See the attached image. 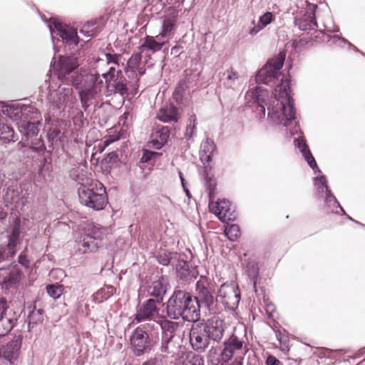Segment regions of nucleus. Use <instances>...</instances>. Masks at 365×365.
Wrapping results in <instances>:
<instances>
[{
	"mask_svg": "<svg viewBox=\"0 0 365 365\" xmlns=\"http://www.w3.org/2000/svg\"><path fill=\"white\" fill-rule=\"evenodd\" d=\"M78 66L74 56H61L57 63L54 64L58 79L63 83L57 86L52 81L48 86V101L54 108L63 110L66 107L73 106L74 97L70 84L76 86L80 83L81 75L76 70Z\"/></svg>",
	"mask_w": 365,
	"mask_h": 365,
	"instance_id": "nucleus-1",
	"label": "nucleus"
},
{
	"mask_svg": "<svg viewBox=\"0 0 365 365\" xmlns=\"http://www.w3.org/2000/svg\"><path fill=\"white\" fill-rule=\"evenodd\" d=\"M95 23L93 22H87L83 26L81 30V32L87 36H96L97 32L96 31V28L94 27Z\"/></svg>",
	"mask_w": 365,
	"mask_h": 365,
	"instance_id": "nucleus-42",
	"label": "nucleus"
},
{
	"mask_svg": "<svg viewBox=\"0 0 365 365\" xmlns=\"http://www.w3.org/2000/svg\"><path fill=\"white\" fill-rule=\"evenodd\" d=\"M120 139V135L118 134L115 135H110L108 137H106L103 141L102 150H103L106 147H108L110 143L115 142Z\"/></svg>",
	"mask_w": 365,
	"mask_h": 365,
	"instance_id": "nucleus-46",
	"label": "nucleus"
},
{
	"mask_svg": "<svg viewBox=\"0 0 365 365\" xmlns=\"http://www.w3.org/2000/svg\"><path fill=\"white\" fill-rule=\"evenodd\" d=\"M225 236L231 241H235L240 236V230L237 225L232 224L225 227Z\"/></svg>",
	"mask_w": 365,
	"mask_h": 365,
	"instance_id": "nucleus-34",
	"label": "nucleus"
},
{
	"mask_svg": "<svg viewBox=\"0 0 365 365\" xmlns=\"http://www.w3.org/2000/svg\"><path fill=\"white\" fill-rule=\"evenodd\" d=\"M20 279V273L18 272H11L8 276L7 279L5 280L6 283L9 286H12L14 284H16Z\"/></svg>",
	"mask_w": 365,
	"mask_h": 365,
	"instance_id": "nucleus-45",
	"label": "nucleus"
},
{
	"mask_svg": "<svg viewBox=\"0 0 365 365\" xmlns=\"http://www.w3.org/2000/svg\"><path fill=\"white\" fill-rule=\"evenodd\" d=\"M166 43L167 39L163 38L159 34L155 36H146L143 43L139 46V50L141 53L145 51L155 53L160 51Z\"/></svg>",
	"mask_w": 365,
	"mask_h": 365,
	"instance_id": "nucleus-19",
	"label": "nucleus"
},
{
	"mask_svg": "<svg viewBox=\"0 0 365 365\" xmlns=\"http://www.w3.org/2000/svg\"><path fill=\"white\" fill-rule=\"evenodd\" d=\"M158 324H160L162 329V339L174 340L180 327V324L176 322L168 320L165 317L161 319Z\"/></svg>",
	"mask_w": 365,
	"mask_h": 365,
	"instance_id": "nucleus-22",
	"label": "nucleus"
},
{
	"mask_svg": "<svg viewBox=\"0 0 365 365\" xmlns=\"http://www.w3.org/2000/svg\"><path fill=\"white\" fill-rule=\"evenodd\" d=\"M267 106L268 116L277 125L287 126L295 118L294 101L289 94V79L283 76Z\"/></svg>",
	"mask_w": 365,
	"mask_h": 365,
	"instance_id": "nucleus-2",
	"label": "nucleus"
},
{
	"mask_svg": "<svg viewBox=\"0 0 365 365\" xmlns=\"http://www.w3.org/2000/svg\"><path fill=\"white\" fill-rule=\"evenodd\" d=\"M142 53H143L140 51L139 53H134L129 58L128 61V66L132 71H135L138 68L142 59Z\"/></svg>",
	"mask_w": 365,
	"mask_h": 365,
	"instance_id": "nucleus-38",
	"label": "nucleus"
},
{
	"mask_svg": "<svg viewBox=\"0 0 365 365\" xmlns=\"http://www.w3.org/2000/svg\"><path fill=\"white\" fill-rule=\"evenodd\" d=\"M6 124L0 123V132L1 131V125H5Z\"/></svg>",
	"mask_w": 365,
	"mask_h": 365,
	"instance_id": "nucleus-64",
	"label": "nucleus"
},
{
	"mask_svg": "<svg viewBox=\"0 0 365 365\" xmlns=\"http://www.w3.org/2000/svg\"><path fill=\"white\" fill-rule=\"evenodd\" d=\"M196 291L197 297L194 298L197 299L198 304H204L207 307H210L214 302V296L211 292L210 284L206 277H201L196 283Z\"/></svg>",
	"mask_w": 365,
	"mask_h": 365,
	"instance_id": "nucleus-17",
	"label": "nucleus"
},
{
	"mask_svg": "<svg viewBox=\"0 0 365 365\" xmlns=\"http://www.w3.org/2000/svg\"><path fill=\"white\" fill-rule=\"evenodd\" d=\"M155 155H156V153H155V152L145 150L142 155L141 161L143 163H146V162L149 161L153 158V156H154Z\"/></svg>",
	"mask_w": 365,
	"mask_h": 365,
	"instance_id": "nucleus-52",
	"label": "nucleus"
},
{
	"mask_svg": "<svg viewBox=\"0 0 365 365\" xmlns=\"http://www.w3.org/2000/svg\"><path fill=\"white\" fill-rule=\"evenodd\" d=\"M157 118L164 123L177 122L179 118L178 109L173 104H165L160 109Z\"/></svg>",
	"mask_w": 365,
	"mask_h": 365,
	"instance_id": "nucleus-23",
	"label": "nucleus"
},
{
	"mask_svg": "<svg viewBox=\"0 0 365 365\" xmlns=\"http://www.w3.org/2000/svg\"><path fill=\"white\" fill-rule=\"evenodd\" d=\"M167 314L173 319L182 317L185 321L195 322L200 316V304L190 294L178 290L168 302Z\"/></svg>",
	"mask_w": 365,
	"mask_h": 365,
	"instance_id": "nucleus-3",
	"label": "nucleus"
},
{
	"mask_svg": "<svg viewBox=\"0 0 365 365\" xmlns=\"http://www.w3.org/2000/svg\"><path fill=\"white\" fill-rule=\"evenodd\" d=\"M40 120H37L34 122L23 120L19 125V131L27 136H34L38 133Z\"/></svg>",
	"mask_w": 365,
	"mask_h": 365,
	"instance_id": "nucleus-28",
	"label": "nucleus"
},
{
	"mask_svg": "<svg viewBox=\"0 0 365 365\" xmlns=\"http://www.w3.org/2000/svg\"><path fill=\"white\" fill-rule=\"evenodd\" d=\"M267 94V91L261 87H256L255 88L250 89L245 94V98L247 103H257L258 108H259V111L262 113L263 116L265 115V107L262 104V103L264 102V97L266 96Z\"/></svg>",
	"mask_w": 365,
	"mask_h": 365,
	"instance_id": "nucleus-20",
	"label": "nucleus"
},
{
	"mask_svg": "<svg viewBox=\"0 0 365 365\" xmlns=\"http://www.w3.org/2000/svg\"><path fill=\"white\" fill-rule=\"evenodd\" d=\"M286 57L285 51H280L278 55L270 59L256 75L258 83L269 84L274 81L282 68Z\"/></svg>",
	"mask_w": 365,
	"mask_h": 365,
	"instance_id": "nucleus-9",
	"label": "nucleus"
},
{
	"mask_svg": "<svg viewBox=\"0 0 365 365\" xmlns=\"http://www.w3.org/2000/svg\"><path fill=\"white\" fill-rule=\"evenodd\" d=\"M176 269L178 277L180 279H186L190 275V269L188 264L185 260H180L176 265Z\"/></svg>",
	"mask_w": 365,
	"mask_h": 365,
	"instance_id": "nucleus-36",
	"label": "nucleus"
},
{
	"mask_svg": "<svg viewBox=\"0 0 365 365\" xmlns=\"http://www.w3.org/2000/svg\"><path fill=\"white\" fill-rule=\"evenodd\" d=\"M317 9V5L307 2L306 14H304V21L306 22L305 25H300V28L303 30L307 29H314L317 26V21L315 12Z\"/></svg>",
	"mask_w": 365,
	"mask_h": 365,
	"instance_id": "nucleus-26",
	"label": "nucleus"
},
{
	"mask_svg": "<svg viewBox=\"0 0 365 365\" xmlns=\"http://www.w3.org/2000/svg\"><path fill=\"white\" fill-rule=\"evenodd\" d=\"M295 145L299 149L300 152L302 153L304 158L306 161L308 163L309 166L314 170L315 168L318 172L320 173V170L317 168V163L315 161L314 158L312 156L310 153L307 145L306 144L305 140L303 138H298L294 140Z\"/></svg>",
	"mask_w": 365,
	"mask_h": 365,
	"instance_id": "nucleus-25",
	"label": "nucleus"
},
{
	"mask_svg": "<svg viewBox=\"0 0 365 365\" xmlns=\"http://www.w3.org/2000/svg\"><path fill=\"white\" fill-rule=\"evenodd\" d=\"M184 189V191L185 192L186 195L187 196H190V192H189V190L187 188V187H185L183 188Z\"/></svg>",
	"mask_w": 365,
	"mask_h": 365,
	"instance_id": "nucleus-60",
	"label": "nucleus"
},
{
	"mask_svg": "<svg viewBox=\"0 0 365 365\" xmlns=\"http://www.w3.org/2000/svg\"><path fill=\"white\" fill-rule=\"evenodd\" d=\"M175 25V19L174 17L168 18L163 22L162 31L159 35L167 42L171 38Z\"/></svg>",
	"mask_w": 365,
	"mask_h": 365,
	"instance_id": "nucleus-29",
	"label": "nucleus"
},
{
	"mask_svg": "<svg viewBox=\"0 0 365 365\" xmlns=\"http://www.w3.org/2000/svg\"><path fill=\"white\" fill-rule=\"evenodd\" d=\"M326 193H327L326 202L327 204H329V203L331 204L332 203L334 205H336V207H339L342 211H344L343 209L341 207L340 205L339 204V202H337V200L335 198V197L331 192V190L329 189H328V191H326Z\"/></svg>",
	"mask_w": 365,
	"mask_h": 365,
	"instance_id": "nucleus-48",
	"label": "nucleus"
},
{
	"mask_svg": "<svg viewBox=\"0 0 365 365\" xmlns=\"http://www.w3.org/2000/svg\"><path fill=\"white\" fill-rule=\"evenodd\" d=\"M204 324H193L190 331V342L192 348L197 352H203L208 347L210 337Z\"/></svg>",
	"mask_w": 365,
	"mask_h": 365,
	"instance_id": "nucleus-10",
	"label": "nucleus"
},
{
	"mask_svg": "<svg viewBox=\"0 0 365 365\" xmlns=\"http://www.w3.org/2000/svg\"><path fill=\"white\" fill-rule=\"evenodd\" d=\"M181 183L183 188L186 187L185 181H181Z\"/></svg>",
	"mask_w": 365,
	"mask_h": 365,
	"instance_id": "nucleus-63",
	"label": "nucleus"
},
{
	"mask_svg": "<svg viewBox=\"0 0 365 365\" xmlns=\"http://www.w3.org/2000/svg\"><path fill=\"white\" fill-rule=\"evenodd\" d=\"M173 259V254L170 252H164L163 254L160 255L158 257V262L160 264L167 266L170 262L171 260Z\"/></svg>",
	"mask_w": 365,
	"mask_h": 365,
	"instance_id": "nucleus-43",
	"label": "nucleus"
},
{
	"mask_svg": "<svg viewBox=\"0 0 365 365\" xmlns=\"http://www.w3.org/2000/svg\"><path fill=\"white\" fill-rule=\"evenodd\" d=\"M196 128V118L195 116H192L190 119L189 124L187 125L185 136L187 139L192 138L195 135V130Z\"/></svg>",
	"mask_w": 365,
	"mask_h": 365,
	"instance_id": "nucleus-40",
	"label": "nucleus"
},
{
	"mask_svg": "<svg viewBox=\"0 0 365 365\" xmlns=\"http://www.w3.org/2000/svg\"><path fill=\"white\" fill-rule=\"evenodd\" d=\"M4 259V254L0 251V262Z\"/></svg>",
	"mask_w": 365,
	"mask_h": 365,
	"instance_id": "nucleus-61",
	"label": "nucleus"
},
{
	"mask_svg": "<svg viewBox=\"0 0 365 365\" xmlns=\"http://www.w3.org/2000/svg\"><path fill=\"white\" fill-rule=\"evenodd\" d=\"M48 138L53 141L62 140L63 134L57 128H51L48 133Z\"/></svg>",
	"mask_w": 365,
	"mask_h": 365,
	"instance_id": "nucleus-44",
	"label": "nucleus"
},
{
	"mask_svg": "<svg viewBox=\"0 0 365 365\" xmlns=\"http://www.w3.org/2000/svg\"><path fill=\"white\" fill-rule=\"evenodd\" d=\"M21 342L22 337L19 335L0 347V359H4L13 364L19 357Z\"/></svg>",
	"mask_w": 365,
	"mask_h": 365,
	"instance_id": "nucleus-15",
	"label": "nucleus"
},
{
	"mask_svg": "<svg viewBox=\"0 0 365 365\" xmlns=\"http://www.w3.org/2000/svg\"><path fill=\"white\" fill-rule=\"evenodd\" d=\"M6 310V304L3 300H0V319L4 317Z\"/></svg>",
	"mask_w": 365,
	"mask_h": 365,
	"instance_id": "nucleus-53",
	"label": "nucleus"
},
{
	"mask_svg": "<svg viewBox=\"0 0 365 365\" xmlns=\"http://www.w3.org/2000/svg\"><path fill=\"white\" fill-rule=\"evenodd\" d=\"M314 184L316 186L322 185V191H328L329 187L327 184V180L324 175L317 177L314 180Z\"/></svg>",
	"mask_w": 365,
	"mask_h": 365,
	"instance_id": "nucleus-49",
	"label": "nucleus"
},
{
	"mask_svg": "<svg viewBox=\"0 0 365 365\" xmlns=\"http://www.w3.org/2000/svg\"><path fill=\"white\" fill-rule=\"evenodd\" d=\"M48 27L50 30L51 35L56 31L62 39L66 41L68 43L77 45L78 36L76 29L69 27L66 24L59 22L56 18H51L48 21H46Z\"/></svg>",
	"mask_w": 365,
	"mask_h": 365,
	"instance_id": "nucleus-11",
	"label": "nucleus"
},
{
	"mask_svg": "<svg viewBox=\"0 0 365 365\" xmlns=\"http://www.w3.org/2000/svg\"><path fill=\"white\" fill-rule=\"evenodd\" d=\"M46 289L48 295L51 297L53 299H58L63 294V285L58 284H51L47 286Z\"/></svg>",
	"mask_w": 365,
	"mask_h": 365,
	"instance_id": "nucleus-37",
	"label": "nucleus"
},
{
	"mask_svg": "<svg viewBox=\"0 0 365 365\" xmlns=\"http://www.w3.org/2000/svg\"><path fill=\"white\" fill-rule=\"evenodd\" d=\"M1 131L0 132V140L4 142L15 141L14 131L7 125H1Z\"/></svg>",
	"mask_w": 365,
	"mask_h": 365,
	"instance_id": "nucleus-35",
	"label": "nucleus"
},
{
	"mask_svg": "<svg viewBox=\"0 0 365 365\" xmlns=\"http://www.w3.org/2000/svg\"><path fill=\"white\" fill-rule=\"evenodd\" d=\"M248 347L243 339H240L237 335L232 334L223 343V348L220 352V360L224 363H228L232 359H245L248 351Z\"/></svg>",
	"mask_w": 365,
	"mask_h": 365,
	"instance_id": "nucleus-8",
	"label": "nucleus"
},
{
	"mask_svg": "<svg viewBox=\"0 0 365 365\" xmlns=\"http://www.w3.org/2000/svg\"><path fill=\"white\" fill-rule=\"evenodd\" d=\"M210 339L213 341H220L224 335L226 328L225 322L217 317H215L204 324Z\"/></svg>",
	"mask_w": 365,
	"mask_h": 365,
	"instance_id": "nucleus-18",
	"label": "nucleus"
},
{
	"mask_svg": "<svg viewBox=\"0 0 365 365\" xmlns=\"http://www.w3.org/2000/svg\"><path fill=\"white\" fill-rule=\"evenodd\" d=\"M19 262L22 264L23 266H28L29 264V260L27 259L25 255H21L19 257Z\"/></svg>",
	"mask_w": 365,
	"mask_h": 365,
	"instance_id": "nucleus-55",
	"label": "nucleus"
},
{
	"mask_svg": "<svg viewBox=\"0 0 365 365\" xmlns=\"http://www.w3.org/2000/svg\"><path fill=\"white\" fill-rule=\"evenodd\" d=\"M20 235V219L16 218L14 220L12 231L10 235L9 241L8 242V247L9 248L14 247L16 244L17 241L19 240Z\"/></svg>",
	"mask_w": 365,
	"mask_h": 365,
	"instance_id": "nucleus-33",
	"label": "nucleus"
},
{
	"mask_svg": "<svg viewBox=\"0 0 365 365\" xmlns=\"http://www.w3.org/2000/svg\"><path fill=\"white\" fill-rule=\"evenodd\" d=\"M266 365H282V362L274 356L269 355L265 361Z\"/></svg>",
	"mask_w": 365,
	"mask_h": 365,
	"instance_id": "nucleus-50",
	"label": "nucleus"
},
{
	"mask_svg": "<svg viewBox=\"0 0 365 365\" xmlns=\"http://www.w3.org/2000/svg\"><path fill=\"white\" fill-rule=\"evenodd\" d=\"M6 217V213L2 211H0V219H4Z\"/></svg>",
	"mask_w": 365,
	"mask_h": 365,
	"instance_id": "nucleus-58",
	"label": "nucleus"
},
{
	"mask_svg": "<svg viewBox=\"0 0 365 365\" xmlns=\"http://www.w3.org/2000/svg\"><path fill=\"white\" fill-rule=\"evenodd\" d=\"M105 58L106 59H102L101 62L106 61L109 66L108 71L102 73V76L106 79V96L113 93H119L121 96L128 94V87L123 83L122 78L120 77L122 72L118 68L117 56L106 53Z\"/></svg>",
	"mask_w": 365,
	"mask_h": 365,
	"instance_id": "nucleus-7",
	"label": "nucleus"
},
{
	"mask_svg": "<svg viewBox=\"0 0 365 365\" xmlns=\"http://www.w3.org/2000/svg\"><path fill=\"white\" fill-rule=\"evenodd\" d=\"M215 151V145L210 139H207L201 145L200 159L203 163H210Z\"/></svg>",
	"mask_w": 365,
	"mask_h": 365,
	"instance_id": "nucleus-27",
	"label": "nucleus"
},
{
	"mask_svg": "<svg viewBox=\"0 0 365 365\" xmlns=\"http://www.w3.org/2000/svg\"><path fill=\"white\" fill-rule=\"evenodd\" d=\"M220 299L227 308L234 309L240 300L238 289L234 284H223L221 285L217 299Z\"/></svg>",
	"mask_w": 365,
	"mask_h": 365,
	"instance_id": "nucleus-12",
	"label": "nucleus"
},
{
	"mask_svg": "<svg viewBox=\"0 0 365 365\" xmlns=\"http://www.w3.org/2000/svg\"><path fill=\"white\" fill-rule=\"evenodd\" d=\"M179 48L177 47V46H174L171 49V53L173 54V53H177L178 51Z\"/></svg>",
	"mask_w": 365,
	"mask_h": 365,
	"instance_id": "nucleus-57",
	"label": "nucleus"
},
{
	"mask_svg": "<svg viewBox=\"0 0 365 365\" xmlns=\"http://www.w3.org/2000/svg\"><path fill=\"white\" fill-rule=\"evenodd\" d=\"M160 302L159 299H150L142 304L135 316L137 322H141L149 319L158 323L164 317L159 315V309L157 308L156 303Z\"/></svg>",
	"mask_w": 365,
	"mask_h": 365,
	"instance_id": "nucleus-13",
	"label": "nucleus"
},
{
	"mask_svg": "<svg viewBox=\"0 0 365 365\" xmlns=\"http://www.w3.org/2000/svg\"><path fill=\"white\" fill-rule=\"evenodd\" d=\"M274 19V14L270 11H267L259 16L257 24H256L255 20H252V24H253V27L249 29V34L252 36H255L262 29L271 24Z\"/></svg>",
	"mask_w": 365,
	"mask_h": 365,
	"instance_id": "nucleus-24",
	"label": "nucleus"
},
{
	"mask_svg": "<svg viewBox=\"0 0 365 365\" xmlns=\"http://www.w3.org/2000/svg\"><path fill=\"white\" fill-rule=\"evenodd\" d=\"M29 323H36L42 320V312L41 309L34 310L29 316Z\"/></svg>",
	"mask_w": 365,
	"mask_h": 365,
	"instance_id": "nucleus-47",
	"label": "nucleus"
},
{
	"mask_svg": "<svg viewBox=\"0 0 365 365\" xmlns=\"http://www.w3.org/2000/svg\"><path fill=\"white\" fill-rule=\"evenodd\" d=\"M78 196L81 204L95 210H103L107 197L105 187L97 180L86 179L78 188Z\"/></svg>",
	"mask_w": 365,
	"mask_h": 365,
	"instance_id": "nucleus-5",
	"label": "nucleus"
},
{
	"mask_svg": "<svg viewBox=\"0 0 365 365\" xmlns=\"http://www.w3.org/2000/svg\"><path fill=\"white\" fill-rule=\"evenodd\" d=\"M222 81L226 88L237 89L242 84L243 79L237 71L230 68L223 73Z\"/></svg>",
	"mask_w": 365,
	"mask_h": 365,
	"instance_id": "nucleus-21",
	"label": "nucleus"
},
{
	"mask_svg": "<svg viewBox=\"0 0 365 365\" xmlns=\"http://www.w3.org/2000/svg\"><path fill=\"white\" fill-rule=\"evenodd\" d=\"M144 365H163L161 360L153 359L148 361Z\"/></svg>",
	"mask_w": 365,
	"mask_h": 365,
	"instance_id": "nucleus-54",
	"label": "nucleus"
},
{
	"mask_svg": "<svg viewBox=\"0 0 365 365\" xmlns=\"http://www.w3.org/2000/svg\"><path fill=\"white\" fill-rule=\"evenodd\" d=\"M82 81L79 88V98L83 108H87L101 99L104 89V82L99 73H88Z\"/></svg>",
	"mask_w": 365,
	"mask_h": 365,
	"instance_id": "nucleus-6",
	"label": "nucleus"
},
{
	"mask_svg": "<svg viewBox=\"0 0 365 365\" xmlns=\"http://www.w3.org/2000/svg\"><path fill=\"white\" fill-rule=\"evenodd\" d=\"M13 327L12 320L3 317L0 319V335L7 334Z\"/></svg>",
	"mask_w": 365,
	"mask_h": 365,
	"instance_id": "nucleus-39",
	"label": "nucleus"
},
{
	"mask_svg": "<svg viewBox=\"0 0 365 365\" xmlns=\"http://www.w3.org/2000/svg\"><path fill=\"white\" fill-rule=\"evenodd\" d=\"M248 269V274L250 277L252 279H255L258 273L257 267L255 264H252L251 265L247 266Z\"/></svg>",
	"mask_w": 365,
	"mask_h": 365,
	"instance_id": "nucleus-51",
	"label": "nucleus"
},
{
	"mask_svg": "<svg viewBox=\"0 0 365 365\" xmlns=\"http://www.w3.org/2000/svg\"><path fill=\"white\" fill-rule=\"evenodd\" d=\"M179 176H180V181H185V179L183 178L182 173L181 171H179Z\"/></svg>",
	"mask_w": 365,
	"mask_h": 365,
	"instance_id": "nucleus-59",
	"label": "nucleus"
},
{
	"mask_svg": "<svg viewBox=\"0 0 365 365\" xmlns=\"http://www.w3.org/2000/svg\"><path fill=\"white\" fill-rule=\"evenodd\" d=\"M131 348L137 356L142 355L148 349V334L140 327L135 329L130 337Z\"/></svg>",
	"mask_w": 365,
	"mask_h": 365,
	"instance_id": "nucleus-16",
	"label": "nucleus"
},
{
	"mask_svg": "<svg viewBox=\"0 0 365 365\" xmlns=\"http://www.w3.org/2000/svg\"><path fill=\"white\" fill-rule=\"evenodd\" d=\"M180 89H181V88H180V87L177 88H176V90H175V93L176 94H177V93H180Z\"/></svg>",
	"mask_w": 365,
	"mask_h": 365,
	"instance_id": "nucleus-62",
	"label": "nucleus"
},
{
	"mask_svg": "<svg viewBox=\"0 0 365 365\" xmlns=\"http://www.w3.org/2000/svg\"><path fill=\"white\" fill-rule=\"evenodd\" d=\"M111 230L100 225L89 224L76 240V252L79 254L93 252L102 245V242L111 235Z\"/></svg>",
	"mask_w": 365,
	"mask_h": 365,
	"instance_id": "nucleus-4",
	"label": "nucleus"
},
{
	"mask_svg": "<svg viewBox=\"0 0 365 365\" xmlns=\"http://www.w3.org/2000/svg\"><path fill=\"white\" fill-rule=\"evenodd\" d=\"M183 365H204V361L201 356L191 354L187 356Z\"/></svg>",
	"mask_w": 365,
	"mask_h": 365,
	"instance_id": "nucleus-41",
	"label": "nucleus"
},
{
	"mask_svg": "<svg viewBox=\"0 0 365 365\" xmlns=\"http://www.w3.org/2000/svg\"><path fill=\"white\" fill-rule=\"evenodd\" d=\"M209 208L222 222L234 221L236 219L235 210L227 200H222L210 202Z\"/></svg>",
	"mask_w": 365,
	"mask_h": 365,
	"instance_id": "nucleus-14",
	"label": "nucleus"
},
{
	"mask_svg": "<svg viewBox=\"0 0 365 365\" xmlns=\"http://www.w3.org/2000/svg\"><path fill=\"white\" fill-rule=\"evenodd\" d=\"M317 187V191L320 193H324L326 192V190L324 191H322V185H319V186H316Z\"/></svg>",
	"mask_w": 365,
	"mask_h": 365,
	"instance_id": "nucleus-56",
	"label": "nucleus"
},
{
	"mask_svg": "<svg viewBox=\"0 0 365 365\" xmlns=\"http://www.w3.org/2000/svg\"><path fill=\"white\" fill-rule=\"evenodd\" d=\"M178 349V346L173 339H161L160 352L163 356H174Z\"/></svg>",
	"mask_w": 365,
	"mask_h": 365,
	"instance_id": "nucleus-30",
	"label": "nucleus"
},
{
	"mask_svg": "<svg viewBox=\"0 0 365 365\" xmlns=\"http://www.w3.org/2000/svg\"><path fill=\"white\" fill-rule=\"evenodd\" d=\"M170 136L168 127H163L155 133L153 143L156 148H160L168 140Z\"/></svg>",
	"mask_w": 365,
	"mask_h": 365,
	"instance_id": "nucleus-32",
	"label": "nucleus"
},
{
	"mask_svg": "<svg viewBox=\"0 0 365 365\" xmlns=\"http://www.w3.org/2000/svg\"><path fill=\"white\" fill-rule=\"evenodd\" d=\"M165 293V289L163 284V282L160 279H158L153 281L148 287V294L150 296H153L157 297V299L161 301V297Z\"/></svg>",
	"mask_w": 365,
	"mask_h": 365,
	"instance_id": "nucleus-31",
	"label": "nucleus"
}]
</instances>
